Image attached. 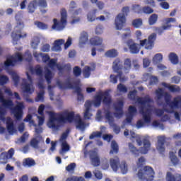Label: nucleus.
<instances>
[{"label": "nucleus", "instance_id": "f257e3e1", "mask_svg": "<svg viewBox=\"0 0 181 181\" xmlns=\"http://www.w3.org/2000/svg\"><path fill=\"white\" fill-rule=\"evenodd\" d=\"M47 114L49 116L47 127L52 131H57L60 126L66 122H74L77 129H80V131H84L86 129V124L80 115H74V112L71 110H65L58 114L53 111H49L47 112Z\"/></svg>", "mask_w": 181, "mask_h": 181}, {"label": "nucleus", "instance_id": "f03ea898", "mask_svg": "<svg viewBox=\"0 0 181 181\" xmlns=\"http://www.w3.org/2000/svg\"><path fill=\"white\" fill-rule=\"evenodd\" d=\"M128 98L130 100L136 101L139 107V111L143 117V119H140L137 122L136 125V128H142L145 127L146 124H151V115L153 112V107H152V100L147 95L145 98L136 97V90L131 91L129 93Z\"/></svg>", "mask_w": 181, "mask_h": 181}, {"label": "nucleus", "instance_id": "7ed1b4c3", "mask_svg": "<svg viewBox=\"0 0 181 181\" xmlns=\"http://www.w3.org/2000/svg\"><path fill=\"white\" fill-rule=\"evenodd\" d=\"M23 60H26L27 62L32 60V54L30 52L27 51L24 55L19 52H16L13 56L7 57L4 64H0V74L2 70H6L7 73L11 76L12 81L16 87L19 86V75H18L16 71L9 70V67H13L18 63H22Z\"/></svg>", "mask_w": 181, "mask_h": 181}, {"label": "nucleus", "instance_id": "20e7f679", "mask_svg": "<svg viewBox=\"0 0 181 181\" xmlns=\"http://www.w3.org/2000/svg\"><path fill=\"white\" fill-rule=\"evenodd\" d=\"M33 57L35 59L37 62H43L44 63H47L48 67L51 69H49L47 66H45V77L47 81V84H50L52 83V78H53L54 76V72H53V70H54L55 68L57 69L59 72V74L64 71V69H66V66L58 63L57 64V59H51L50 56H49L48 54H43L41 52H37V51H33Z\"/></svg>", "mask_w": 181, "mask_h": 181}, {"label": "nucleus", "instance_id": "39448f33", "mask_svg": "<svg viewBox=\"0 0 181 181\" xmlns=\"http://www.w3.org/2000/svg\"><path fill=\"white\" fill-rule=\"evenodd\" d=\"M2 91H4V93L9 97H12V95H13L12 90L11 88L6 87H4L0 90V104L3 105L4 108L11 110L16 119L21 121L22 117H23V110L25 108V103L17 100L16 101V106L13 107V102H12V100L4 98Z\"/></svg>", "mask_w": 181, "mask_h": 181}, {"label": "nucleus", "instance_id": "423d86ee", "mask_svg": "<svg viewBox=\"0 0 181 181\" xmlns=\"http://www.w3.org/2000/svg\"><path fill=\"white\" fill-rule=\"evenodd\" d=\"M130 139L132 142L136 141V144L139 146H142V141H143V146L139 149H138L134 144L129 143V151L131 152L132 155H134L135 158L139 156V153H143V155H146L149 152L151 149V141H149V137L148 136H141L139 134H135V132L130 131L129 132Z\"/></svg>", "mask_w": 181, "mask_h": 181}, {"label": "nucleus", "instance_id": "0eeeda50", "mask_svg": "<svg viewBox=\"0 0 181 181\" xmlns=\"http://www.w3.org/2000/svg\"><path fill=\"white\" fill-rule=\"evenodd\" d=\"M102 100L106 107H111V95H110V90H106L105 92L100 91L97 93L93 100H87L86 103H90L91 104V107L93 105L95 108H98V107L101 105Z\"/></svg>", "mask_w": 181, "mask_h": 181}, {"label": "nucleus", "instance_id": "6e6552de", "mask_svg": "<svg viewBox=\"0 0 181 181\" xmlns=\"http://www.w3.org/2000/svg\"><path fill=\"white\" fill-rule=\"evenodd\" d=\"M30 73H35L37 76H40L37 82V87L40 89V92L37 93L36 101H43V95H45V79H43L42 67H40V66H37L34 71L33 68H30Z\"/></svg>", "mask_w": 181, "mask_h": 181}, {"label": "nucleus", "instance_id": "1a4fd4ad", "mask_svg": "<svg viewBox=\"0 0 181 181\" xmlns=\"http://www.w3.org/2000/svg\"><path fill=\"white\" fill-rule=\"evenodd\" d=\"M132 64H131V59H126L124 60V66L122 69V72H118V75H110V83H112L113 84L117 83V77H119V81L121 83H124V81H127L128 78L125 76L124 74H127V73H129V71L131 70Z\"/></svg>", "mask_w": 181, "mask_h": 181}, {"label": "nucleus", "instance_id": "9d476101", "mask_svg": "<svg viewBox=\"0 0 181 181\" xmlns=\"http://www.w3.org/2000/svg\"><path fill=\"white\" fill-rule=\"evenodd\" d=\"M57 86L60 90L73 88L78 94V100L82 101L83 94H81V88H80V86L73 84V81L71 79H67L65 83L58 79L57 80Z\"/></svg>", "mask_w": 181, "mask_h": 181}, {"label": "nucleus", "instance_id": "9b49d317", "mask_svg": "<svg viewBox=\"0 0 181 181\" xmlns=\"http://www.w3.org/2000/svg\"><path fill=\"white\" fill-rule=\"evenodd\" d=\"M22 29H23V22L22 20H18L11 35L13 45H16L18 39H25L28 36L25 32H22Z\"/></svg>", "mask_w": 181, "mask_h": 181}, {"label": "nucleus", "instance_id": "f8f14e48", "mask_svg": "<svg viewBox=\"0 0 181 181\" xmlns=\"http://www.w3.org/2000/svg\"><path fill=\"white\" fill-rule=\"evenodd\" d=\"M137 177L139 180L153 181L155 177V171L152 167L145 166L139 170Z\"/></svg>", "mask_w": 181, "mask_h": 181}, {"label": "nucleus", "instance_id": "ddd939ff", "mask_svg": "<svg viewBox=\"0 0 181 181\" xmlns=\"http://www.w3.org/2000/svg\"><path fill=\"white\" fill-rule=\"evenodd\" d=\"M66 25H67V11H66L64 8H62L61 10L60 21H57L56 18H54L52 29L58 31L63 30V29L66 28Z\"/></svg>", "mask_w": 181, "mask_h": 181}, {"label": "nucleus", "instance_id": "4468645a", "mask_svg": "<svg viewBox=\"0 0 181 181\" xmlns=\"http://www.w3.org/2000/svg\"><path fill=\"white\" fill-rule=\"evenodd\" d=\"M27 79H23L22 90L25 94H33L35 92V86H33V79L29 72L26 73Z\"/></svg>", "mask_w": 181, "mask_h": 181}, {"label": "nucleus", "instance_id": "2eb2a0df", "mask_svg": "<svg viewBox=\"0 0 181 181\" xmlns=\"http://www.w3.org/2000/svg\"><path fill=\"white\" fill-rule=\"evenodd\" d=\"M176 22V18H165L164 20V25L161 27H153V29L154 32H156V33H158V35H161V33H163L165 30H169L170 28H172V25L170 23Z\"/></svg>", "mask_w": 181, "mask_h": 181}, {"label": "nucleus", "instance_id": "dca6fc26", "mask_svg": "<svg viewBox=\"0 0 181 181\" xmlns=\"http://www.w3.org/2000/svg\"><path fill=\"white\" fill-rule=\"evenodd\" d=\"M68 135H69V132H64L61 136V138L59 139V142L61 144V149L59 151L60 155L63 156L65 153H67L69 151H70V146L66 141V139H67Z\"/></svg>", "mask_w": 181, "mask_h": 181}, {"label": "nucleus", "instance_id": "f3484780", "mask_svg": "<svg viewBox=\"0 0 181 181\" xmlns=\"http://www.w3.org/2000/svg\"><path fill=\"white\" fill-rule=\"evenodd\" d=\"M104 114L106 121H107L109 125H110V127L113 128V132H115V134H119V132H121V128L114 124V117L111 115L110 109L105 110Z\"/></svg>", "mask_w": 181, "mask_h": 181}, {"label": "nucleus", "instance_id": "a211bd4d", "mask_svg": "<svg viewBox=\"0 0 181 181\" xmlns=\"http://www.w3.org/2000/svg\"><path fill=\"white\" fill-rule=\"evenodd\" d=\"M125 23H127V17L122 13H118L115 18L116 30H122Z\"/></svg>", "mask_w": 181, "mask_h": 181}, {"label": "nucleus", "instance_id": "6ab92c4d", "mask_svg": "<svg viewBox=\"0 0 181 181\" xmlns=\"http://www.w3.org/2000/svg\"><path fill=\"white\" fill-rule=\"evenodd\" d=\"M42 132H43V129L42 127H35V137L33 138L30 141L31 146L35 149L38 148L39 142L42 141V136L39 135V134H42Z\"/></svg>", "mask_w": 181, "mask_h": 181}, {"label": "nucleus", "instance_id": "aec40b11", "mask_svg": "<svg viewBox=\"0 0 181 181\" xmlns=\"http://www.w3.org/2000/svg\"><path fill=\"white\" fill-rule=\"evenodd\" d=\"M127 45L129 47L130 53L132 54H136L139 53V50H141V42L138 44L135 42L134 40L129 39L127 41Z\"/></svg>", "mask_w": 181, "mask_h": 181}, {"label": "nucleus", "instance_id": "412c9836", "mask_svg": "<svg viewBox=\"0 0 181 181\" xmlns=\"http://www.w3.org/2000/svg\"><path fill=\"white\" fill-rule=\"evenodd\" d=\"M175 172L174 168H169L165 175V181H181V175L180 174H173Z\"/></svg>", "mask_w": 181, "mask_h": 181}, {"label": "nucleus", "instance_id": "4be33fe9", "mask_svg": "<svg viewBox=\"0 0 181 181\" xmlns=\"http://www.w3.org/2000/svg\"><path fill=\"white\" fill-rule=\"evenodd\" d=\"M15 154V150L11 148L8 153H2L0 156V163H6L8 159H11Z\"/></svg>", "mask_w": 181, "mask_h": 181}, {"label": "nucleus", "instance_id": "5701e85b", "mask_svg": "<svg viewBox=\"0 0 181 181\" xmlns=\"http://www.w3.org/2000/svg\"><path fill=\"white\" fill-rule=\"evenodd\" d=\"M124 105V102L122 100H119L117 103V104L115 105V117L116 118H121L122 117V106Z\"/></svg>", "mask_w": 181, "mask_h": 181}, {"label": "nucleus", "instance_id": "b1692460", "mask_svg": "<svg viewBox=\"0 0 181 181\" xmlns=\"http://www.w3.org/2000/svg\"><path fill=\"white\" fill-rule=\"evenodd\" d=\"M90 158L91 165H93V166H100V164L101 163V162L100 160V157L98 156V154L97 153V152L90 151Z\"/></svg>", "mask_w": 181, "mask_h": 181}, {"label": "nucleus", "instance_id": "393cba45", "mask_svg": "<svg viewBox=\"0 0 181 181\" xmlns=\"http://www.w3.org/2000/svg\"><path fill=\"white\" fill-rule=\"evenodd\" d=\"M84 107L83 117L85 119H90L91 117H93V113H91V103L90 102H86Z\"/></svg>", "mask_w": 181, "mask_h": 181}, {"label": "nucleus", "instance_id": "a878e982", "mask_svg": "<svg viewBox=\"0 0 181 181\" xmlns=\"http://www.w3.org/2000/svg\"><path fill=\"white\" fill-rule=\"evenodd\" d=\"M165 136H158L156 148L158 152H160V153H162V152H165Z\"/></svg>", "mask_w": 181, "mask_h": 181}, {"label": "nucleus", "instance_id": "bb28decb", "mask_svg": "<svg viewBox=\"0 0 181 181\" xmlns=\"http://www.w3.org/2000/svg\"><path fill=\"white\" fill-rule=\"evenodd\" d=\"M137 114L136 108L133 106H130L129 107V112L127 115V118H126V122L127 124L131 123V121H132V118L135 117Z\"/></svg>", "mask_w": 181, "mask_h": 181}, {"label": "nucleus", "instance_id": "cd10ccee", "mask_svg": "<svg viewBox=\"0 0 181 181\" xmlns=\"http://www.w3.org/2000/svg\"><path fill=\"white\" fill-rule=\"evenodd\" d=\"M6 127L7 131L10 134V135H13L16 132V129H15V126H13V120L11 117L6 118Z\"/></svg>", "mask_w": 181, "mask_h": 181}, {"label": "nucleus", "instance_id": "c85d7f7f", "mask_svg": "<svg viewBox=\"0 0 181 181\" xmlns=\"http://www.w3.org/2000/svg\"><path fill=\"white\" fill-rule=\"evenodd\" d=\"M140 46L141 47H144L146 50H152V49H153L154 44L148 39H144L140 40Z\"/></svg>", "mask_w": 181, "mask_h": 181}, {"label": "nucleus", "instance_id": "c756f323", "mask_svg": "<svg viewBox=\"0 0 181 181\" xmlns=\"http://www.w3.org/2000/svg\"><path fill=\"white\" fill-rule=\"evenodd\" d=\"M95 70V64H92L90 66H85L83 71V75L85 77V78H88L90 76L91 71H94Z\"/></svg>", "mask_w": 181, "mask_h": 181}, {"label": "nucleus", "instance_id": "7c9ffc66", "mask_svg": "<svg viewBox=\"0 0 181 181\" xmlns=\"http://www.w3.org/2000/svg\"><path fill=\"white\" fill-rule=\"evenodd\" d=\"M97 12H98V9L93 8L87 13L86 18L88 22H95L97 21V16H95Z\"/></svg>", "mask_w": 181, "mask_h": 181}, {"label": "nucleus", "instance_id": "2f4dec72", "mask_svg": "<svg viewBox=\"0 0 181 181\" xmlns=\"http://www.w3.org/2000/svg\"><path fill=\"white\" fill-rule=\"evenodd\" d=\"M110 163L114 172H117L119 169V158L118 157L110 158Z\"/></svg>", "mask_w": 181, "mask_h": 181}, {"label": "nucleus", "instance_id": "473e14b6", "mask_svg": "<svg viewBox=\"0 0 181 181\" xmlns=\"http://www.w3.org/2000/svg\"><path fill=\"white\" fill-rule=\"evenodd\" d=\"M88 42V33L85 31H83L79 37V46L80 47H83L86 43Z\"/></svg>", "mask_w": 181, "mask_h": 181}, {"label": "nucleus", "instance_id": "72a5a7b5", "mask_svg": "<svg viewBox=\"0 0 181 181\" xmlns=\"http://www.w3.org/2000/svg\"><path fill=\"white\" fill-rule=\"evenodd\" d=\"M168 60L171 63V64H179V57L175 52H170L168 54Z\"/></svg>", "mask_w": 181, "mask_h": 181}, {"label": "nucleus", "instance_id": "f704fd0d", "mask_svg": "<svg viewBox=\"0 0 181 181\" xmlns=\"http://www.w3.org/2000/svg\"><path fill=\"white\" fill-rule=\"evenodd\" d=\"M170 160L173 166H177L180 162L177 156H176V153L173 151L170 152Z\"/></svg>", "mask_w": 181, "mask_h": 181}, {"label": "nucleus", "instance_id": "c9c22d12", "mask_svg": "<svg viewBox=\"0 0 181 181\" xmlns=\"http://www.w3.org/2000/svg\"><path fill=\"white\" fill-rule=\"evenodd\" d=\"M89 42L92 46H101L104 44L103 43V38L100 37H93L90 39Z\"/></svg>", "mask_w": 181, "mask_h": 181}, {"label": "nucleus", "instance_id": "e433bc0d", "mask_svg": "<svg viewBox=\"0 0 181 181\" xmlns=\"http://www.w3.org/2000/svg\"><path fill=\"white\" fill-rule=\"evenodd\" d=\"M132 25L133 28H135V29H141L142 26L144 25V21L142 18H136L134 19L132 21Z\"/></svg>", "mask_w": 181, "mask_h": 181}, {"label": "nucleus", "instance_id": "4c0bfd02", "mask_svg": "<svg viewBox=\"0 0 181 181\" xmlns=\"http://www.w3.org/2000/svg\"><path fill=\"white\" fill-rule=\"evenodd\" d=\"M163 61V54L160 53H157L154 54V56L152 57V63L153 64H158L159 63H162Z\"/></svg>", "mask_w": 181, "mask_h": 181}, {"label": "nucleus", "instance_id": "58836bf2", "mask_svg": "<svg viewBox=\"0 0 181 181\" xmlns=\"http://www.w3.org/2000/svg\"><path fill=\"white\" fill-rule=\"evenodd\" d=\"M40 44V39L39 38V35L34 36L30 42V46L33 49H37L39 47V45Z\"/></svg>", "mask_w": 181, "mask_h": 181}, {"label": "nucleus", "instance_id": "ea45409f", "mask_svg": "<svg viewBox=\"0 0 181 181\" xmlns=\"http://www.w3.org/2000/svg\"><path fill=\"white\" fill-rule=\"evenodd\" d=\"M106 128L105 127L103 126L100 127V132H93L89 138L90 139H94V138H101V135H103V132H104V131H105Z\"/></svg>", "mask_w": 181, "mask_h": 181}, {"label": "nucleus", "instance_id": "a19ab883", "mask_svg": "<svg viewBox=\"0 0 181 181\" xmlns=\"http://www.w3.org/2000/svg\"><path fill=\"white\" fill-rule=\"evenodd\" d=\"M162 86L163 87H165V88H168L170 91H172L173 93L179 91V90H180L179 88V86H175V85H170V84L166 83H163Z\"/></svg>", "mask_w": 181, "mask_h": 181}, {"label": "nucleus", "instance_id": "79ce46f5", "mask_svg": "<svg viewBox=\"0 0 181 181\" xmlns=\"http://www.w3.org/2000/svg\"><path fill=\"white\" fill-rule=\"evenodd\" d=\"M150 78V84H156L158 81V78L156 76H151V75L146 74L143 76L144 81H148V79Z\"/></svg>", "mask_w": 181, "mask_h": 181}, {"label": "nucleus", "instance_id": "37998d69", "mask_svg": "<svg viewBox=\"0 0 181 181\" xmlns=\"http://www.w3.org/2000/svg\"><path fill=\"white\" fill-rule=\"evenodd\" d=\"M36 8H37V1L34 0L33 1H31L29 4H28V12L30 13H33V12H35Z\"/></svg>", "mask_w": 181, "mask_h": 181}, {"label": "nucleus", "instance_id": "c03bdc74", "mask_svg": "<svg viewBox=\"0 0 181 181\" xmlns=\"http://www.w3.org/2000/svg\"><path fill=\"white\" fill-rule=\"evenodd\" d=\"M132 32L131 31V28H126L123 29V33L122 35V39L125 40L127 37H131Z\"/></svg>", "mask_w": 181, "mask_h": 181}, {"label": "nucleus", "instance_id": "a18cd8bd", "mask_svg": "<svg viewBox=\"0 0 181 181\" xmlns=\"http://www.w3.org/2000/svg\"><path fill=\"white\" fill-rule=\"evenodd\" d=\"M105 56H106V57H117V56H118V51L115 49H112L107 51L105 53Z\"/></svg>", "mask_w": 181, "mask_h": 181}, {"label": "nucleus", "instance_id": "49530a36", "mask_svg": "<svg viewBox=\"0 0 181 181\" xmlns=\"http://www.w3.org/2000/svg\"><path fill=\"white\" fill-rule=\"evenodd\" d=\"M158 14H152L149 18H148V25L150 26H153L157 22H158Z\"/></svg>", "mask_w": 181, "mask_h": 181}, {"label": "nucleus", "instance_id": "de8ad7c7", "mask_svg": "<svg viewBox=\"0 0 181 181\" xmlns=\"http://www.w3.org/2000/svg\"><path fill=\"white\" fill-rule=\"evenodd\" d=\"M23 165L25 168H30L32 166H35V160L32 158H25L23 160Z\"/></svg>", "mask_w": 181, "mask_h": 181}, {"label": "nucleus", "instance_id": "09e8293b", "mask_svg": "<svg viewBox=\"0 0 181 181\" xmlns=\"http://www.w3.org/2000/svg\"><path fill=\"white\" fill-rule=\"evenodd\" d=\"M114 153H118V144L115 141H112L111 143V150L110 151V155Z\"/></svg>", "mask_w": 181, "mask_h": 181}, {"label": "nucleus", "instance_id": "8fccbe9b", "mask_svg": "<svg viewBox=\"0 0 181 181\" xmlns=\"http://www.w3.org/2000/svg\"><path fill=\"white\" fill-rule=\"evenodd\" d=\"M35 25L38 28V29H40V30H46L49 28V25L47 24L40 21H36Z\"/></svg>", "mask_w": 181, "mask_h": 181}, {"label": "nucleus", "instance_id": "3c124183", "mask_svg": "<svg viewBox=\"0 0 181 181\" xmlns=\"http://www.w3.org/2000/svg\"><path fill=\"white\" fill-rule=\"evenodd\" d=\"M6 116V109L4 106H0V121L5 122V117Z\"/></svg>", "mask_w": 181, "mask_h": 181}, {"label": "nucleus", "instance_id": "603ef678", "mask_svg": "<svg viewBox=\"0 0 181 181\" xmlns=\"http://www.w3.org/2000/svg\"><path fill=\"white\" fill-rule=\"evenodd\" d=\"M113 70L115 71H118L119 69H121V62L119 61V59H116L115 62H113Z\"/></svg>", "mask_w": 181, "mask_h": 181}, {"label": "nucleus", "instance_id": "864d4df0", "mask_svg": "<svg viewBox=\"0 0 181 181\" xmlns=\"http://www.w3.org/2000/svg\"><path fill=\"white\" fill-rule=\"evenodd\" d=\"M120 170L123 175L128 173V165L125 162H122L120 164Z\"/></svg>", "mask_w": 181, "mask_h": 181}, {"label": "nucleus", "instance_id": "5fc2aeb1", "mask_svg": "<svg viewBox=\"0 0 181 181\" xmlns=\"http://www.w3.org/2000/svg\"><path fill=\"white\" fill-rule=\"evenodd\" d=\"M141 13H146V15H149L153 13V9L148 6L141 8Z\"/></svg>", "mask_w": 181, "mask_h": 181}, {"label": "nucleus", "instance_id": "6e6d98bb", "mask_svg": "<svg viewBox=\"0 0 181 181\" xmlns=\"http://www.w3.org/2000/svg\"><path fill=\"white\" fill-rule=\"evenodd\" d=\"M24 122H28L30 127H36L35 124V121H33V119L32 118V115H28L26 118L24 119Z\"/></svg>", "mask_w": 181, "mask_h": 181}, {"label": "nucleus", "instance_id": "4d7b16f0", "mask_svg": "<svg viewBox=\"0 0 181 181\" xmlns=\"http://www.w3.org/2000/svg\"><path fill=\"white\" fill-rule=\"evenodd\" d=\"M7 83H9V78L5 75H1L0 86H5V84H7Z\"/></svg>", "mask_w": 181, "mask_h": 181}, {"label": "nucleus", "instance_id": "13d9d810", "mask_svg": "<svg viewBox=\"0 0 181 181\" xmlns=\"http://www.w3.org/2000/svg\"><path fill=\"white\" fill-rule=\"evenodd\" d=\"M128 91V89L127 88V86L125 85H123L122 83H119L117 85V93H125Z\"/></svg>", "mask_w": 181, "mask_h": 181}, {"label": "nucleus", "instance_id": "bf43d9fd", "mask_svg": "<svg viewBox=\"0 0 181 181\" xmlns=\"http://www.w3.org/2000/svg\"><path fill=\"white\" fill-rule=\"evenodd\" d=\"M132 10L136 12V13H142V8H141V5L134 4L132 6Z\"/></svg>", "mask_w": 181, "mask_h": 181}, {"label": "nucleus", "instance_id": "052dcab7", "mask_svg": "<svg viewBox=\"0 0 181 181\" xmlns=\"http://www.w3.org/2000/svg\"><path fill=\"white\" fill-rule=\"evenodd\" d=\"M72 44H73V38H71V37H69L68 39L66 40V42L64 43V49L67 50V49L70 47Z\"/></svg>", "mask_w": 181, "mask_h": 181}, {"label": "nucleus", "instance_id": "680f3d73", "mask_svg": "<svg viewBox=\"0 0 181 181\" xmlns=\"http://www.w3.org/2000/svg\"><path fill=\"white\" fill-rule=\"evenodd\" d=\"M104 32V27L101 25H98L95 29V35H101Z\"/></svg>", "mask_w": 181, "mask_h": 181}, {"label": "nucleus", "instance_id": "e2e57ef3", "mask_svg": "<svg viewBox=\"0 0 181 181\" xmlns=\"http://www.w3.org/2000/svg\"><path fill=\"white\" fill-rule=\"evenodd\" d=\"M41 52H44L45 53H47L49 52H50V45L49 44H44L41 48Z\"/></svg>", "mask_w": 181, "mask_h": 181}, {"label": "nucleus", "instance_id": "0e129e2a", "mask_svg": "<svg viewBox=\"0 0 181 181\" xmlns=\"http://www.w3.org/2000/svg\"><path fill=\"white\" fill-rule=\"evenodd\" d=\"M37 118L38 119L39 127H42V125H43V124H45V115H37Z\"/></svg>", "mask_w": 181, "mask_h": 181}, {"label": "nucleus", "instance_id": "69168bd1", "mask_svg": "<svg viewBox=\"0 0 181 181\" xmlns=\"http://www.w3.org/2000/svg\"><path fill=\"white\" fill-rule=\"evenodd\" d=\"M52 50V52H62V47H60L55 42H54Z\"/></svg>", "mask_w": 181, "mask_h": 181}, {"label": "nucleus", "instance_id": "338daca9", "mask_svg": "<svg viewBox=\"0 0 181 181\" xmlns=\"http://www.w3.org/2000/svg\"><path fill=\"white\" fill-rule=\"evenodd\" d=\"M93 175L96 177V179H98L99 180H101L103 179V173H101V171L98 170H95L93 171Z\"/></svg>", "mask_w": 181, "mask_h": 181}, {"label": "nucleus", "instance_id": "774afa93", "mask_svg": "<svg viewBox=\"0 0 181 181\" xmlns=\"http://www.w3.org/2000/svg\"><path fill=\"white\" fill-rule=\"evenodd\" d=\"M151 66V59L149 58L143 59V66L144 68L149 67Z\"/></svg>", "mask_w": 181, "mask_h": 181}]
</instances>
